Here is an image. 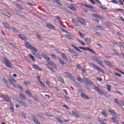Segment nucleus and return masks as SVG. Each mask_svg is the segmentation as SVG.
Returning a JSON list of instances; mask_svg holds the SVG:
<instances>
[{"label":"nucleus","instance_id":"obj_1","mask_svg":"<svg viewBox=\"0 0 124 124\" xmlns=\"http://www.w3.org/2000/svg\"><path fill=\"white\" fill-rule=\"evenodd\" d=\"M25 46L27 49L32 50V53L33 56H35V57H36L38 59H41L40 54L37 53L38 50L35 48V47H33V46L31 45L29 43H28V42H25Z\"/></svg>","mask_w":124,"mask_h":124},{"label":"nucleus","instance_id":"obj_2","mask_svg":"<svg viewBox=\"0 0 124 124\" xmlns=\"http://www.w3.org/2000/svg\"><path fill=\"white\" fill-rule=\"evenodd\" d=\"M43 57L44 59L46 60L47 62H48V64H50V65L53 66V67H55V68H57V67H58L57 66V65H56V64H55L54 62L50 61V58H49V57H48L47 55L45 54H43Z\"/></svg>","mask_w":124,"mask_h":124},{"label":"nucleus","instance_id":"obj_3","mask_svg":"<svg viewBox=\"0 0 124 124\" xmlns=\"http://www.w3.org/2000/svg\"><path fill=\"white\" fill-rule=\"evenodd\" d=\"M93 61H95V62H98V64L102 66V67L105 68V66L104 65H103V62L100 61L98 58H97L96 57H93Z\"/></svg>","mask_w":124,"mask_h":124},{"label":"nucleus","instance_id":"obj_4","mask_svg":"<svg viewBox=\"0 0 124 124\" xmlns=\"http://www.w3.org/2000/svg\"><path fill=\"white\" fill-rule=\"evenodd\" d=\"M3 63L6 65V66H7V67H8L9 68H12V67L11 66L12 64L10 62H9V61H8V60H7V58L4 59Z\"/></svg>","mask_w":124,"mask_h":124},{"label":"nucleus","instance_id":"obj_5","mask_svg":"<svg viewBox=\"0 0 124 124\" xmlns=\"http://www.w3.org/2000/svg\"><path fill=\"white\" fill-rule=\"evenodd\" d=\"M94 90H95V91L100 95H104V91L103 90H101V89L99 87L94 86Z\"/></svg>","mask_w":124,"mask_h":124},{"label":"nucleus","instance_id":"obj_6","mask_svg":"<svg viewBox=\"0 0 124 124\" xmlns=\"http://www.w3.org/2000/svg\"><path fill=\"white\" fill-rule=\"evenodd\" d=\"M90 64H91V65H92V66H93V67H94V68H95V69H96V70L100 71L102 73H104V71H103V70H102V69L101 68L98 67V66L95 65L94 63H90Z\"/></svg>","mask_w":124,"mask_h":124},{"label":"nucleus","instance_id":"obj_7","mask_svg":"<svg viewBox=\"0 0 124 124\" xmlns=\"http://www.w3.org/2000/svg\"><path fill=\"white\" fill-rule=\"evenodd\" d=\"M40 78H41V77L39 76H38L37 77V79L38 80V81L39 83V86H40V87H42V88H43V89H45V88H46V86H45V84H44L43 83V82L40 80Z\"/></svg>","mask_w":124,"mask_h":124},{"label":"nucleus","instance_id":"obj_8","mask_svg":"<svg viewBox=\"0 0 124 124\" xmlns=\"http://www.w3.org/2000/svg\"><path fill=\"white\" fill-rule=\"evenodd\" d=\"M46 27L48 28V29H50V30H53V31H56V27L51 23H47L46 24Z\"/></svg>","mask_w":124,"mask_h":124},{"label":"nucleus","instance_id":"obj_9","mask_svg":"<svg viewBox=\"0 0 124 124\" xmlns=\"http://www.w3.org/2000/svg\"><path fill=\"white\" fill-rule=\"evenodd\" d=\"M1 97L4 99V100H6V101H8V102H11V99L8 97V96L5 95L4 94H3L1 95Z\"/></svg>","mask_w":124,"mask_h":124},{"label":"nucleus","instance_id":"obj_10","mask_svg":"<svg viewBox=\"0 0 124 124\" xmlns=\"http://www.w3.org/2000/svg\"><path fill=\"white\" fill-rule=\"evenodd\" d=\"M77 20L78 21V22H79V23H80L81 25H83V26H86V25H87V24L86 23V22H85L83 20V19L79 17H78Z\"/></svg>","mask_w":124,"mask_h":124},{"label":"nucleus","instance_id":"obj_11","mask_svg":"<svg viewBox=\"0 0 124 124\" xmlns=\"http://www.w3.org/2000/svg\"><path fill=\"white\" fill-rule=\"evenodd\" d=\"M65 73L67 75V76L69 77V78H70V79H72L73 81H75V79H74V78H73V76L71 74H69L68 72H65Z\"/></svg>","mask_w":124,"mask_h":124},{"label":"nucleus","instance_id":"obj_12","mask_svg":"<svg viewBox=\"0 0 124 124\" xmlns=\"http://www.w3.org/2000/svg\"><path fill=\"white\" fill-rule=\"evenodd\" d=\"M2 24L3 25V26H4V27H5V28H6V29H8V30H11V27H10V25H8V24L5 22H3Z\"/></svg>","mask_w":124,"mask_h":124},{"label":"nucleus","instance_id":"obj_13","mask_svg":"<svg viewBox=\"0 0 124 124\" xmlns=\"http://www.w3.org/2000/svg\"><path fill=\"white\" fill-rule=\"evenodd\" d=\"M10 83L11 84V85H13V86H15V84L14 83H16V80H15V79L12 78V79H10L9 80Z\"/></svg>","mask_w":124,"mask_h":124},{"label":"nucleus","instance_id":"obj_14","mask_svg":"<svg viewBox=\"0 0 124 124\" xmlns=\"http://www.w3.org/2000/svg\"><path fill=\"white\" fill-rule=\"evenodd\" d=\"M33 68H34V69H35L36 70H39V71H41V70H42L40 67H39V66H38L37 65H32Z\"/></svg>","mask_w":124,"mask_h":124},{"label":"nucleus","instance_id":"obj_15","mask_svg":"<svg viewBox=\"0 0 124 124\" xmlns=\"http://www.w3.org/2000/svg\"><path fill=\"white\" fill-rule=\"evenodd\" d=\"M93 16L95 18H97L98 19H100V20H103V17L99 15H97L96 14H93Z\"/></svg>","mask_w":124,"mask_h":124},{"label":"nucleus","instance_id":"obj_16","mask_svg":"<svg viewBox=\"0 0 124 124\" xmlns=\"http://www.w3.org/2000/svg\"><path fill=\"white\" fill-rule=\"evenodd\" d=\"M93 16L95 18H97L98 19H100V20H103V17L99 15H97L96 14H93Z\"/></svg>","mask_w":124,"mask_h":124},{"label":"nucleus","instance_id":"obj_17","mask_svg":"<svg viewBox=\"0 0 124 124\" xmlns=\"http://www.w3.org/2000/svg\"><path fill=\"white\" fill-rule=\"evenodd\" d=\"M65 36L67 37V38H68V39H70V40H73V37L71 34H67L65 35Z\"/></svg>","mask_w":124,"mask_h":124},{"label":"nucleus","instance_id":"obj_18","mask_svg":"<svg viewBox=\"0 0 124 124\" xmlns=\"http://www.w3.org/2000/svg\"><path fill=\"white\" fill-rule=\"evenodd\" d=\"M81 97L85 98V99H90V97L87 96L85 93H81Z\"/></svg>","mask_w":124,"mask_h":124},{"label":"nucleus","instance_id":"obj_19","mask_svg":"<svg viewBox=\"0 0 124 124\" xmlns=\"http://www.w3.org/2000/svg\"><path fill=\"white\" fill-rule=\"evenodd\" d=\"M18 36H19V37H20V38H21V39H22V40H25V41L27 40V39L26 37L24 36V35H22V34H18Z\"/></svg>","mask_w":124,"mask_h":124},{"label":"nucleus","instance_id":"obj_20","mask_svg":"<svg viewBox=\"0 0 124 124\" xmlns=\"http://www.w3.org/2000/svg\"><path fill=\"white\" fill-rule=\"evenodd\" d=\"M85 40L88 44H91V43H92V39H91L90 38H86Z\"/></svg>","mask_w":124,"mask_h":124},{"label":"nucleus","instance_id":"obj_21","mask_svg":"<svg viewBox=\"0 0 124 124\" xmlns=\"http://www.w3.org/2000/svg\"><path fill=\"white\" fill-rule=\"evenodd\" d=\"M58 80L60 81V82H61V83H62V84H64V83H65L64 82V80H63V79H62V78L61 77H58Z\"/></svg>","mask_w":124,"mask_h":124},{"label":"nucleus","instance_id":"obj_22","mask_svg":"<svg viewBox=\"0 0 124 124\" xmlns=\"http://www.w3.org/2000/svg\"><path fill=\"white\" fill-rule=\"evenodd\" d=\"M71 46H72V47H73V48H74V49H75V50L79 52V53H82V51H81V50H80V49H79L78 48V47H77V46H76L73 45H71Z\"/></svg>","mask_w":124,"mask_h":124},{"label":"nucleus","instance_id":"obj_23","mask_svg":"<svg viewBox=\"0 0 124 124\" xmlns=\"http://www.w3.org/2000/svg\"><path fill=\"white\" fill-rule=\"evenodd\" d=\"M111 119L112 120L113 122L115 123V124H119V121L117 120V119L114 117H113Z\"/></svg>","mask_w":124,"mask_h":124},{"label":"nucleus","instance_id":"obj_24","mask_svg":"<svg viewBox=\"0 0 124 124\" xmlns=\"http://www.w3.org/2000/svg\"><path fill=\"white\" fill-rule=\"evenodd\" d=\"M58 60H59L61 64H62V65H63V64H65V62H64L63 60H61L60 58H58Z\"/></svg>","mask_w":124,"mask_h":124},{"label":"nucleus","instance_id":"obj_25","mask_svg":"<svg viewBox=\"0 0 124 124\" xmlns=\"http://www.w3.org/2000/svg\"><path fill=\"white\" fill-rule=\"evenodd\" d=\"M16 7L18 9H19V10H24V8L20 5H16Z\"/></svg>","mask_w":124,"mask_h":124},{"label":"nucleus","instance_id":"obj_26","mask_svg":"<svg viewBox=\"0 0 124 124\" xmlns=\"http://www.w3.org/2000/svg\"><path fill=\"white\" fill-rule=\"evenodd\" d=\"M69 8H70V9H71V10H72L73 11H77V10L76 9V8H75L73 6H70Z\"/></svg>","mask_w":124,"mask_h":124},{"label":"nucleus","instance_id":"obj_27","mask_svg":"<svg viewBox=\"0 0 124 124\" xmlns=\"http://www.w3.org/2000/svg\"><path fill=\"white\" fill-rule=\"evenodd\" d=\"M85 7H87V8H90V9H93V7L89 5H84Z\"/></svg>","mask_w":124,"mask_h":124},{"label":"nucleus","instance_id":"obj_28","mask_svg":"<svg viewBox=\"0 0 124 124\" xmlns=\"http://www.w3.org/2000/svg\"><path fill=\"white\" fill-rule=\"evenodd\" d=\"M77 41L79 43H81V44H82V45H83V46H86V44H85V43H83V42H82L81 40H80V39H77Z\"/></svg>","mask_w":124,"mask_h":124},{"label":"nucleus","instance_id":"obj_29","mask_svg":"<svg viewBox=\"0 0 124 124\" xmlns=\"http://www.w3.org/2000/svg\"><path fill=\"white\" fill-rule=\"evenodd\" d=\"M62 58L64 59V60H67V57H66V55L64 54V53H62Z\"/></svg>","mask_w":124,"mask_h":124},{"label":"nucleus","instance_id":"obj_30","mask_svg":"<svg viewBox=\"0 0 124 124\" xmlns=\"http://www.w3.org/2000/svg\"><path fill=\"white\" fill-rule=\"evenodd\" d=\"M29 57H30L31 60L33 61V62H35V60L34 59V57L31 55V54H29Z\"/></svg>","mask_w":124,"mask_h":124},{"label":"nucleus","instance_id":"obj_31","mask_svg":"<svg viewBox=\"0 0 124 124\" xmlns=\"http://www.w3.org/2000/svg\"><path fill=\"white\" fill-rule=\"evenodd\" d=\"M107 91H111V85H107Z\"/></svg>","mask_w":124,"mask_h":124},{"label":"nucleus","instance_id":"obj_32","mask_svg":"<svg viewBox=\"0 0 124 124\" xmlns=\"http://www.w3.org/2000/svg\"><path fill=\"white\" fill-rule=\"evenodd\" d=\"M26 94H28V95H29V96H31V91H26Z\"/></svg>","mask_w":124,"mask_h":124},{"label":"nucleus","instance_id":"obj_33","mask_svg":"<svg viewBox=\"0 0 124 124\" xmlns=\"http://www.w3.org/2000/svg\"><path fill=\"white\" fill-rule=\"evenodd\" d=\"M109 112L112 116H116V113H115V112L111 110H109Z\"/></svg>","mask_w":124,"mask_h":124},{"label":"nucleus","instance_id":"obj_34","mask_svg":"<svg viewBox=\"0 0 124 124\" xmlns=\"http://www.w3.org/2000/svg\"><path fill=\"white\" fill-rule=\"evenodd\" d=\"M110 2H112L114 4H118V1L116 0H112L110 1Z\"/></svg>","mask_w":124,"mask_h":124},{"label":"nucleus","instance_id":"obj_35","mask_svg":"<svg viewBox=\"0 0 124 124\" xmlns=\"http://www.w3.org/2000/svg\"><path fill=\"white\" fill-rule=\"evenodd\" d=\"M104 62L106 63V64H107L108 65H109V66H111V63H110V62L105 60Z\"/></svg>","mask_w":124,"mask_h":124},{"label":"nucleus","instance_id":"obj_36","mask_svg":"<svg viewBox=\"0 0 124 124\" xmlns=\"http://www.w3.org/2000/svg\"><path fill=\"white\" fill-rule=\"evenodd\" d=\"M34 123L36 124H40V123L38 121V120L37 119H34L33 120Z\"/></svg>","mask_w":124,"mask_h":124},{"label":"nucleus","instance_id":"obj_37","mask_svg":"<svg viewBox=\"0 0 124 124\" xmlns=\"http://www.w3.org/2000/svg\"><path fill=\"white\" fill-rule=\"evenodd\" d=\"M55 19L57 20L58 21H61V20H62V18L61 17H60V16H56Z\"/></svg>","mask_w":124,"mask_h":124},{"label":"nucleus","instance_id":"obj_38","mask_svg":"<svg viewBox=\"0 0 124 124\" xmlns=\"http://www.w3.org/2000/svg\"><path fill=\"white\" fill-rule=\"evenodd\" d=\"M8 15L4 14V15H5V16H6L7 17H8V18H11V16H12L10 14H8L7 13Z\"/></svg>","mask_w":124,"mask_h":124},{"label":"nucleus","instance_id":"obj_39","mask_svg":"<svg viewBox=\"0 0 124 124\" xmlns=\"http://www.w3.org/2000/svg\"><path fill=\"white\" fill-rule=\"evenodd\" d=\"M19 96L21 98H23L24 99H26V97L25 96V95L24 94H20Z\"/></svg>","mask_w":124,"mask_h":124},{"label":"nucleus","instance_id":"obj_40","mask_svg":"<svg viewBox=\"0 0 124 124\" xmlns=\"http://www.w3.org/2000/svg\"><path fill=\"white\" fill-rule=\"evenodd\" d=\"M24 84H25V85H26V86H29V85H31V82H30L29 81H25L24 82Z\"/></svg>","mask_w":124,"mask_h":124},{"label":"nucleus","instance_id":"obj_41","mask_svg":"<svg viewBox=\"0 0 124 124\" xmlns=\"http://www.w3.org/2000/svg\"><path fill=\"white\" fill-rule=\"evenodd\" d=\"M72 22L74 24H78V21L75 19H72Z\"/></svg>","mask_w":124,"mask_h":124},{"label":"nucleus","instance_id":"obj_42","mask_svg":"<svg viewBox=\"0 0 124 124\" xmlns=\"http://www.w3.org/2000/svg\"><path fill=\"white\" fill-rule=\"evenodd\" d=\"M97 29H98V30H104V28H103V27H101V26H97Z\"/></svg>","mask_w":124,"mask_h":124},{"label":"nucleus","instance_id":"obj_43","mask_svg":"<svg viewBox=\"0 0 124 124\" xmlns=\"http://www.w3.org/2000/svg\"><path fill=\"white\" fill-rule=\"evenodd\" d=\"M114 102L117 104H120V102H119L118 99L117 98L114 99Z\"/></svg>","mask_w":124,"mask_h":124},{"label":"nucleus","instance_id":"obj_44","mask_svg":"<svg viewBox=\"0 0 124 124\" xmlns=\"http://www.w3.org/2000/svg\"><path fill=\"white\" fill-rule=\"evenodd\" d=\"M85 80L86 82H87V83H88V84H91V83H92V81H91V80H90L88 78H85Z\"/></svg>","mask_w":124,"mask_h":124},{"label":"nucleus","instance_id":"obj_45","mask_svg":"<svg viewBox=\"0 0 124 124\" xmlns=\"http://www.w3.org/2000/svg\"><path fill=\"white\" fill-rule=\"evenodd\" d=\"M120 104L122 106H124V102H123V101H120L119 104Z\"/></svg>","mask_w":124,"mask_h":124},{"label":"nucleus","instance_id":"obj_46","mask_svg":"<svg viewBox=\"0 0 124 124\" xmlns=\"http://www.w3.org/2000/svg\"><path fill=\"white\" fill-rule=\"evenodd\" d=\"M19 103H21L23 106H26V103L23 101H19Z\"/></svg>","mask_w":124,"mask_h":124},{"label":"nucleus","instance_id":"obj_47","mask_svg":"<svg viewBox=\"0 0 124 124\" xmlns=\"http://www.w3.org/2000/svg\"><path fill=\"white\" fill-rule=\"evenodd\" d=\"M3 81L6 85H8V81H7L5 78H3Z\"/></svg>","mask_w":124,"mask_h":124},{"label":"nucleus","instance_id":"obj_48","mask_svg":"<svg viewBox=\"0 0 124 124\" xmlns=\"http://www.w3.org/2000/svg\"><path fill=\"white\" fill-rule=\"evenodd\" d=\"M79 35L81 36V38H85V35L82 34V33L79 32Z\"/></svg>","mask_w":124,"mask_h":124},{"label":"nucleus","instance_id":"obj_49","mask_svg":"<svg viewBox=\"0 0 124 124\" xmlns=\"http://www.w3.org/2000/svg\"><path fill=\"white\" fill-rule=\"evenodd\" d=\"M51 57L52 58L54 59V60H57V56H56V55H55L54 54H52Z\"/></svg>","mask_w":124,"mask_h":124},{"label":"nucleus","instance_id":"obj_50","mask_svg":"<svg viewBox=\"0 0 124 124\" xmlns=\"http://www.w3.org/2000/svg\"><path fill=\"white\" fill-rule=\"evenodd\" d=\"M118 2L121 4V5H124V2L122 0H118Z\"/></svg>","mask_w":124,"mask_h":124},{"label":"nucleus","instance_id":"obj_51","mask_svg":"<svg viewBox=\"0 0 124 124\" xmlns=\"http://www.w3.org/2000/svg\"><path fill=\"white\" fill-rule=\"evenodd\" d=\"M37 37L38 38V39H39V40H41V36L39 34H37L36 35Z\"/></svg>","mask_w":124,"mask_h":124},{"label":"nucleus","instance_id":"obj_52","mask_svg":"<svg viewBox=\"0 0 124 124\" xmlns=\"http://www.w3.org/2000/svg\"><path fill=\"white\" fill-rule=\"evenodd\" d=\"M56 1L57 3L59 4V5H61V6H62V3H60V0H55Z\"/></svg>","mask_w":124,"mask_h":124},{"label":"nucleus","instance_id":"obj_53","mask_svg":"<svg viewBox=\"0 0 124 124\" xmlns=\"http://www.w3.org/2000/svg\"><path fill=\"white\" fill-rule=\"evenodd\" d=\"M102 114L104 116V117H107V114L105 111H103Z\"/></svg>","mask_w":124,"mask_h":124},{"label":"nucleus","instance_id":"obj_54","mask_svg":"<svg viewBox=\"0 0 124 124\" xmlns=\"http://www.w3.org/2000/svg\"><path fill=\"white\" fill-rule=\"evenodd\" d=\"M57 121L60 124H62V121L60 118L57 119Z\"/></svg>","mask_w":124,"mask_h":124},{"label":"nucleus","instance_id":"obj_55","mask_svg":"<svg viewBox=\"0 0 124 124\" xmlns=\"http://www.w3.org/2000/svg\"><path fill=\"white\" fill-rule=\"evenodd\" d=\"M116 11H122V12H124V9H117L116 10Z\"/></svg>","mask_w":124,"mask_h":124},{"label":"nucleus","instance_id":"obj_56","mask_svg":"<svg viewBox=\"0 0 124 124\" xmlns=\"http://www.w3.org/2000/svg\"><path fill=\"white\" fill-rule=\"evenodd\" d=\"M100 8H102V9H103V10H107V9H108L107 7L104 8L103 7H102V6H101Z\"/></svg>","mask_w":124,"mask_h":124},{"label":"nucleus","instance_id":"obj_57","mask_svg":"<svg viewBox=\"0 0 124 124\" xmlns=\"http://www.w3.org/2000/svg\"><path fill=\"white\" fill-rule=\"evenodd\" d=\"M97 80L98 81H99L100 82H101V81H102V78H97Z\"/></svg>","mask_w":124,"mask_h":124},{"label":"nucleus","instance_id":"obj_58","mask_svg":"<svg viewBox=\"0 0 124 124\" xmlns=\"http://www.w3.org/2000/svg\"><path fill=\"white\" fill-rule=\"evenodd\" d=\"M46 85L47 86H50V82H49V81L46 80Z\"/></svg>","mask_w":124,"mask_h":124},{"label":"nucleus","instance_id":"obj_59","mask_svg":"<svg viewBox=\"0 0 124 124\" xmlns=\"http://www.w3.org/2000/svg\"><path fill=\"white\" fill-rule=\"evenodd\" d=\"M12 31H17V30L16 29V28H14V27H12Z\"/></svg>","mask_w":124,"mask_h":124},{"label":"nucleus","instance_id":"obj_60","mask_svg":"<svg viewBox=\"0 0 124 124\" xmlns=\"http://www.w3.org/2000/svg\"><path fill=\"white\" fill-rule=\"evenodd\" d=\"M90 1L92 4H93L94 5L95 4V3L94 2V1H93V0H90Z\"/></svg>","mask_w":124,"mask_h":124},{"label":"nucleus","instance_id":"obj_61","mask_svg":"<svg viewBox=\"0 0 124 124\" xmlns=\"http://www.w3.org/2000/svg\"><path fill=\"white\" fill-rule=\"evenodd\" d=\"M121 46H122V47H123V48H124V44L122 43H121V42H119Z\"/></svg>","mask_w":124,"mask_h":124},{"label":"nucleus","instance_id":"obj_62","mask_svg":"<svg viewBox=\"0 0 124 124\" xmlns=\"http://www.w3.org/2000/svg\"><path fill=\"white\" fill-rule=\"evenodd\" d=\"M93 21H95L96 23H99V20L98 19H93Z\"/></svg>","mask_w":124,"mask_h":124},{"label":"nucleus","instance_id":"obj_63","mask_svg":"<svg viewBox=\"0 0 124 124\" xmlns=\"http://www.w3.org/2000/svg\"><path fill=\"white\" fill-rule=\"evenodd\" d=\"M10 109L12 112H14V107L10 108Z\"/></svg>","mask_w":124,"mask_h":124},{"label":"nucleus","instance_id":"obj_64","mask_svg":"<svg viewBox=\"0 0 124 124\" xmlns=\"http://www.w3.org/2000/svg\"><path fill=\"white\" fill-rule=\"evenodd\" d=\"M78 69H81L82 67L80 65H78L77 67Z\"/></svg>","mask_w":124,"mask_h":124}]
</instances>
